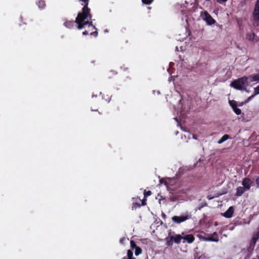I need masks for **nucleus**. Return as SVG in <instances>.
Returning a JSON list of instances; mask_svg holds the SVG:
<instances>
[{"label": "nucleus", "mask_w": 259, "mask_h": 259, "mask_svg": "<svg viewBox=\"0 0 259 259\" xmlns=\"http://www.w3.org/2000/svg\"><path fill=\"white\" fill-rule=\"evenodd\" d=\"M135 255H139V254H140L141 253H142V249L140 247H136V248L135 249Z\"/></svg>", "instance_id": "dca6fc26"}, {"label": "nucleus", "mask_w": 259, "mask_h": 259, "mask_svg": "<svg viewBox=\"0 0 259 259\" xmlns=\"http://www.w3.org/2000/svg\"><path fill=\"white\" fill-rule=\"evenodd\" d=\"M249 80L247 76H244L233 81L230 85L235 89L246 91V87L248 85Z\"/></svg>", "instance_id": "f03ea898"}, {"label": "nucleus", "mask_w": 259, "mask_h": 259, "mask_svg": "<svg viewBox=\"0 0 259 259\" xmlns=\"http://www.w3.org/2000/svg\"><path fill=\"white\" fill-rule=\"evenodd\" d=\"M251 184L252 181L248 178L244 179L242 182V185H243V187L245 188L246 190H248L250 189Z\"/></svg>", "instance_id": "0eeeda50"}, {"label": "nucleus", "mask_w": 259, "mask_h": 259, "mask_svg": "<svg viewBox=\"0 0 259 259\" xmlns=\"http://www.w3.org/2000/svg\"><path fill=\"white\" fill-rule=\"evenodd\" d=\"M85 3V5L82 10V28L88 25L89 31L96 29V27L92 24V22L85 21V19H91V15L90 13V9L88 8L89 0H82Z\"/></svg>", "instance_id": "f257e3e1"}, {"label": "nucleus", "mask_w": 259, "mask_h": 259, "mask_svg": "<svg viewBox=\"0 0 259 259\" xmlns=\"http://www.w3.org/2000/svg\"><path fill=\"white\" fill-rule=\"evenodd\" d=\"M254 91H255V95L259 94V85L254 88Z\"/></svg>", "instance_id": "5701e85b"}, {"label": "nucleus", "mask_w": 259, "mask_h": 259, "mask_svg": "<svg viewBox=\"0 0 259 259\" xmlns=\"http://www.w3.org/2000/svg\"><path fill=\"white\" fill-rule=\"evenodd\" d=\"M233 111L237 115H240L241 113V110L237 106L233 109Z\"/></svg>", "instance_id": "f3484780"}, {"label": "nucleus", "mask_w": 259, "mask_h": 259, "mask_svg": "<svg viewBox=\"0 0 259 259\" xmlns=\"http://www.w3.org/2000/svg\"><path fill=\"white\" fill-rule=\"evenodd\" d=\"M128 259H136V258H134V257H132V258H128Z\"/></svg>", "instance_id": "cd10ccee"}, {"label": "nucleus", "mask_w": 259, "mask_h": 259, "mask_svg": "<svg viewBox=\"0 0 259 259\" xmlns=\"http://www.w3.org/2000/svg\"><path fill=\"white\" fill-rule=\"evenodd\" d=\"M151 194H152V193H151V191H145L144 196L146 197L150 196L151 195Z\"/></svg>", "instance_id": "4be33fe9"}, {"label": "nucleus", "mask_w": 259, "mask_h": 259, "mask_svg": "<svg viewBox=\"0 0 259 259\" xmlns=\"http://www.w3.org/2000/svg\"><path fill=\"white\" fill-rule=\"evenodd\" d=\"M208 198L209 199H211V198H210V197H209Z\"/></svg>", "instance_id": "c85d7f7f"}, {"label": "nucleus", "mask_w": 259, "mask_h": 259, "mask_svg": "<svg viewBox=\"0 0 259 259\" xmlns=\"http://www.w3.org/2000/svg\"><path fill=\"white\" fill-rule=\"evenodd\" d=\"M249 82L252 81H258L259 82V73L253 74L252 75H250L247 76Z\"/></svg>", "instance_id": "1a4fd4ad"}, {"label": "nucleus", "mask_w": 259, "mask_h": 259, "mask_svg": "<svg viewBox=\"0 0 259 259\" xmlns=\"http://www.w3.org/2000/svg\"><path fill=\"white\" fill-rule=\"evenodd\" d=\"M234 212V209L233 207H230L225 212L223 215L224 217L227 218H231L233 213Z\"/></svg>", "instance_id": "6e6552de"}, {"label": "nucleus", "mask_w": 259, "mask_h": 259, "mask_svg": "<svg viewBox=\"0 0 259 259\" xmlns=\"http://www.w3.org/2000/svg\"><path fill=\"white\" fill-rule=\"evenodd\" d=\"M130 243H131V246L132 249H133L134 248L136 249V247H138V246H137V245H136V243L133 240H131L130 242Z\"/></svg>", "instance_id": "6ab92c4d"}, {"label": "nucleus", "mask_w": 259, "mask_h": 259, "mask_svg": "<svg viewBox=\"0 0 259 259\" xmlns=\"http://www.w3.org/2000/svg\"><path fill=\"white\" fill-rule=\"evenodd\" d=\"M217 2L219 4H223L225 3L227 0H216Z\"/></svg>", "instance_id": "393cba45"}, {"label": "nucleus", "mask_w": 259, "mask_h": 259, "mask_svg": "<svg viewBox=\"0 0 259 259\" xmlns=\"http://www.w3.org/2000/svg\"><path fill=\"white\" fill-rule=\"evenodd\" d=\"M82 33L83 35H87L88 34H89V32L87 30H84V31H83Z\"/></svg>", "instance_id": "bb28decb"}, {"label": "nucleus", "mask_w": 259, "mask_h": 259, "mask_svg": "<svg viewBox=\"0 0 259 259\" xmlns=\"http://www.w3.org/2000/svg\"><path fill=\"white\" fill-rule=\"evenodd\" d=\"M127 258H132L133 257V253L132 251L131 250H128L127 252Z\"/></svg>", "instance_id": "aec40b11"}, {"label": "nucleus", "mask_w": 259, "mask_h": 259, "mask_svg": "<svg viewBox=\"0 0 259 259\" xmlns=\"http://www.w3.org/2000/svg\"><path fill=\"white\" fill-rule=\"evenodd\" d=\"M121 241H123V240H122V239H121V240H120V242H121Z\"/></svg>", "instance_id": "c756f323"}, {"label": "nucleus", "mask_w": 259, "mask_h": 259, "mask_svg": "<svg viewBox=\"0 0 259 259\" xmlns=\"http://www.w3.org/2000/svg\"><path fill=\"white\" fill-rule=\"evenodd\" d=\"M201 239L204 241H213V242H218L219 241V236L218 234L216 232H214L212 234L210 235V237H201Z\"/></svg>", "instance_id": "423d86ee"}, {"label": "nucleus", "mask_w": 259, "mask_h": 259, "mask_svg": "<svg viewBox=\"0 0 259 259\" xmlns=\"http://www.w3.org/2000/svg\"><path fill=\"white\" fill-rule=\"evenodd\" d=\"M245 191L246 190L243 187H238L236 189V195L237 196H241Z\"/></svg>", "instance_id": "f8f14e48"}, {"label": "nucleus", "mask_w": 259, "mask_h": 259, "mask_svg": "<svg viewBox=\"0 0 259 259\" xmlns=\"http://www.w3.org/2000/svg\"><path fill=\"white\" fill-rule=\"evenodd\" d=\"M255 183L257 185V186L259 187V177L256 179Z\"/></svg>", "instance_id": "a878e982"}, {"label": "nucleus", "mask_w": 259, "mask_h": 259, "mask_svg": "<svg viewBox=\"0 0 259 259\" xmlns=\"http://www.w3.org/2000/svg\"><path fill=\"white\" fill-rule=\"evenodd\" d=\"M142 2L146 5H150L152 3L153 0H142Z\"/></svg>", "instance_id": "412c9836"}, {"label": "nucleus", "mask_w": 259, "mask_h": 259, "mask_svg": "<svg viewBox=\"0 0 259 259\" xmlns=\"http://www.w3.org/2000/svg\"><path fill=\"white\" fill-rule=\"evenodd\" d=\"M230 138V136L228 135H224L218 142V143L220 144L227 140Z\"/></svg>", "instance_id": "ddd939ff"}, {"label": "nucleus", "mask_w": 259, "mask_h": 259, "mask_svg": "<svg viewBox=\"0 0 259 259\" xmlns=\"http://www.w3.org/2000/svg\"><path fill=\"white\" fill-rule=\"evenodd\" d=\"M183 239L189 243H192L194 240V237L192 234L187 235L183 237Z\"/></svg>", "instance_id": "9d476101"}, {"label": "nucleus", "mask_w": 259, "mask_h": 259, "mask_svg": "<svg viewBox=\"0 0 259 259\" xmlns=\"http://www.w3.org/2000/svg\"><path fill=\"white\" fill-rule=\"evenodd\" d=\"M202 19L208 25H212L215 23V20L211 17L209 14L206 12H203L201 14Z\"/></svg>", "instance_id": "39448f33"}, {"label": "nucleus", "mask_w": 259, "mask_h": 259, "mask_svg": "<svg viewBox=\"0 0 259 259\" xmlns=\"http://www.w3.org/2000/svg\"><path fill=\"white\" fill-rule=\"evenodd\" d=\"M191 218V215L188 212H186L181 216H174L172 217V221L176 224H180L184 222Z\"/></svg>", "instance_id": "7ed1b4c3"}, {"label": "nucleus", "mask_w": 259, "mask_h": 259, "mask_svg": "<svg viewBox=\"0 0 259 259\" xmlns=\"http://www.w3.org/2000/svg\"><path fill=\"white\" fill-rule=\"evenodd\" d=\"M253 14L255 18L259 19V0H258L256 2Z\"/></svg>", "instance_id": "9b49d317"}, {"label": "nucleus", "mask_w": 259, "mask_h": 259, "mask_svg": "<svg viewBox=\"0 0 259 259\" xmlns=\"http://www.w3.org/2000/svg\"><path fill=\"white\" fill-rule=\"evenodd\" d=\"M255 35L253 33H248L246 35V39L249 41H253Z\"/></svg>", "instance_id": "4468645a"}, {"label": "nucleus", "mask_w": 259, "mask_h": 259, "mask_svg": "<svg viewBox=\"0 0 259 259\" xmlns=\"http://www.w3.org/2000/svg\"><path fill=\"white\" fill-rule=\"evenodd\" d=\"M183 239V237L181 235H176L175 236H170L169 237L166 238L167 244L168 245H172L173 241L176 243L179 244L181 240Z\"/></svg>", "instance_id": "20e7f679"}, {"label": "nucleus", "mask_w": 259, "mask_h": 259, "mask_svg": "<svg viewBox=\"0 0 259 259\" xmlns=\"http://www.w3.org/2000/svg\"><path fill=\"white\" fill-rule=\"evenodd\" d=\"M90 34L92 35H94L95 36H97V35H98V32L96 31H93V32H90Z\"/></svg>", "instance_id": "b1692460"}, {"label": "nucleus", "mask_w": 259, "mask_h": 259, "mask_svg": "<svg viewBox=\"0 0 259 259\" xmlns=\"http://www.w3.org/2000/svg\"><path fill=\"white\" fill-rule=\"evenodd\" d=\"M256 95H255V91H254L253 94H252L251 96L247 98V99L244 102L245 103H248L254 97H255Z\"/></svg>", "instance_id": "a211bd4d"}, {"label": "nucleus", "mask_w": 259, "mask_h": 259, "mask_svg": "<svg viewBox=\"0 0 259 259\" xmlns=\"http://www.w3.org/2000/svg\"><path fill=\"white\" fill-rule=\"evenodd\" d=\"M229 104H230V106L232 107V108H233V109L237 106L236 101H235L234 100L230 101Z\"/></svg>", "instance_id": "2eb2a0df"}]
</instances>
